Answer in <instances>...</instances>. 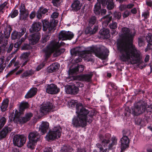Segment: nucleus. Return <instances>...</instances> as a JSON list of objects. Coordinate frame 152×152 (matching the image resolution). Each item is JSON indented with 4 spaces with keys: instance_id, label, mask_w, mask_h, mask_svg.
<instances>
[{
    "instance_id": "nucleus-41",
    "label": "nucleus",
    "mask_w": 152,
    "mask_h": 152,
    "mask_svg": "<svg viewBox=\"0 0 152 152\" xmlns=\"http://www.w3.org/2000/svg\"><path fill=\"white\" fill-rule=\"evenodd\" d=\"M4 57H3L0 58V73L3 72L6 67L5 64L4 63Z\"/></svg>"
},
{
    "instance_id": "nucleus-11",
    "label": "nucleus",
    "mask_w": 152,
    "mask_h": 152,
    "mask_svg": "<svg viewBox=\"0 0 152 152\" xmlns=\"http://www.w3.org/2000/svg\"><path fill=\"white\" fill-rule=\"evenodd\" d=\"M13 141L15 146L21 147L25 143L26 138L23 135L17 134L14 136Z\"/></svg>"
},
{
    "instance_id": "nucleus-12",
    "label": "nucleus",
    "mask_w": 152,
    "mask_h": 152,
    "mask_svg": "<svg viewBox=\"0 0 152 152\" xmlns=\"http://www.w3.org/2000/svg\"><path fill=\"white\" fill-rule=\"evenodd\" d=\"M46 92L48 94L53 95L58 94L60 91V89L58 88L55 84H47L46 88Z\"/></svg>"
},
{
    "instance_id": "nucleus-63",
    "label": "nucleus",
    "mask_w": 152,
    "mask_h": 152,
    "mask_svg": "<svg viewBox=\"0 0 152 152\" xmlns=\"http://www.w3.org/2000/svg\"><path fill=\"white\" fill-rule=\"evenodd\" d=\"M119 8L120 10L122 11L125 10L127 8V7L126 4H122L120 5Z\"/></svg>"
},
{
    "instance_id": "nucleus-37",
    "label": "nucleus",
    "mask_w": 152,
    "mask_h": 152,
    "mask_svg": "<svg viewBox=\"0 0 152 152\" xmlns=\"http://www.w3.org/2000/svg\"><path fill=\"white\" fill-rule=\"evenodd\" d=\"M28 16V11L19 13V19L20 20L24 21L27 20Z\"/></svg>"
},
{
    "instance_id": "nucleus-35",
    "label": "nucleus",
    "mask_w": 152,
    "mask_h": 152,
    "mask_svg": "<svg viewBox=\"0 0 152 152\" xmlns=\"http://www.w3.org/2000/svg\"><path fill=\"white\" fill-rule=\"evenodd\" d=\"M99 33L104 39H108L110 37V30L108 29H103L100 31Z\"/></svg>"
},
{
    "instance_id": "nucleus-52",
    "label": "nucleus",
    "mask_w": 152,
    "mask_h": 152,
    "mask_svg": "<svg viewBox=\"0 0 152 152\" xmlns=\"http://www.w3.org/2000/svg\"><path fill=\"white\" fill-rule=\"evenodd\" d=\"M138 45L139 47L144 46L145 44L144 39L142 37H139L138 38Z\"/></svg>"
},
{
    "instance_id": "nucleus-43",
    "label": "nucleus",
    "mask_w": 152,
    "mask_h": 152,
    "mask_svg": "<svg viewBox=\"0 0 152 152\" xmlns=\"http://www.w3.org/2000/svg\"><path fill=\"white\" fill-rule=\"evenodd\" d=\"M19 35L18 32L16 31H14L11 34V39L12 40L16 39H19L21 37H20Z\"/></svg>"
},
{
    "instance_id": "nucleus-27",
    "label": "nucleus",
    "mask_w": 152,
    "mask_h": 152,
    "mask_svg": "<svg viewBox=\"0 0 152 152\" xmlns=\"http://www.w3.org/2000/svg\"><path fill=\"white\" fill-rule=\"evenodd\" d=\"M93 75V72H91L88 74H83L80 75L79 77L80 80L81 81L89 82L91 81Z\"/></svg>"
},
{
    "instance_id": "nucleus-23",
    "label": "nucleus",
    "mask_w": 152,
    "mask_h": 152,
    "mask_svg": "<svg viewBox=\"0 0 152 152\" xmlns=\"http://www.w3.org/2000/svg\"><path fill=\"white\" fill-rule=\"evenodd\" d=\"M48 12V10L43 7H40L37 12V17L38 19H40L45 15V14Z\"/></svg>"
},
{
    "instance_id": "nucleus-53",
    "label": "nucleus",
    "mask_w": 152,
    "mask_h": 152,
    "mask_svg": "<svg viewBox=\"0 0 152 152\" xmlns=\"http://www.w3.org/2000/svg\"><path fill=\"white\" fill-rule=\"evenodd\" d=\"M77 100H71L68 103V105L69 107H71L73 108L75 107V106L76 107V105L77 104H79V103H77Z\"/></svg>"
},
{
    "instance_id": "nucleus-19",
    "label": "nucleus",
    "mask_w": 152,
    "mask_h": 152,
    "mask_svg": "<svg viewBox=\"0 0 152 152\" xmlns=\"http://www.w3.org/2000/svg\"><path fill=\"white\" fill-rule=\"evenodd\" d=\"M23 113L22 111H20V109H19V111L16 110L15 111L14 116L13 115L14 113L11 115H12V117L10 119L11 122L13 121L15 123L18 124L20 118V116L21 115L23 114Z\"/></svg>"
},
{
    "instance_id": "nucleus-62",
    "label": "nucleus",
    "mask_w": 152,
    "mask_h": 152,
    "mask_svg": "<svg viewBox=\"0 0 152 152\" xmlns=\"http://www.w3.org/2000/svg\"><path fill=\"white\" fill-rule=\"evenodd\" d=\"M59 15V13L58 12H54L53 13L52 15H51V17L53 19H54V18H57Z\"/></svg>"
},
{
    "instance_id": "nucleus-36",
    "label": "nucleus",
    "mask_w": 152,
    "mask_h": 152,
    "mask_svg": "<svg viewBox=\"0 0 152 152\" xmlns=\"http://www.w3.org/2000/svg\"><path fill=\"white\" fill-rule=\"evenodd\" d=\"M102 3L98 1L94 6V13L97 15H99L101 12Z\"/></svg>"
},
{
    "instance_id": "nucleus-64",
    "label": "nucleus",
    "mask_w": 152,
    "mask_h": 152,
    "mask_svg": "<svg viewBox=\"0 0 152 152\" xmlns=\"http://www.w3.org/2000/svg\"><path fill=\"white\" fill-rule=\"evenodd\" d=\"M53 151V149L51 147H47L44 149L43 152H52Z\"/></svg>"
},
{
    "instance_id": "nucleus-40",
    "label": "nucleus",
    "mask_w": 152,
    "mask_h": 152,
    "mask_svg": "<svg viewBox=\"0 0 152 152\" xmlns=\"http://www.w3.org/2000/svg\"><path fill=\"white\" fill-rule=\"evenodd\" d=\"M145 39L148 43L146 48H149L152 46V35L151 34H148L146 36Z\"/></svg>"
},
{
    "instance_id": "nucleus-1",
    "label": "nucleus",
    "mask_w": 152,
    "mask_h": 152,
    "mask_svg": "<svg viewBox=\"0 0 152 152\" xmlns=\"http://www.w3.org/2000/svg\"><path fill=\"white\" fill-rule=\"evenodd\" d=\"M76 113L77 115L74 116L72 121L73 126L76 128H84L86 126L87 123H91L94 119V113L90 112L81 103L77 104Z\"/></svg>"
},
{
    "instance_id": "nucleus-61",
    "label": "nucleus",
    "mask_w": 152,
    "mask_h": 152,
    "mask_svg": "<svg viewBox=\"0 0 152 152\" xmlns=\"http://www.w3.org/2000/svg\"><path fill=\"white\" fill-rule=\"evenodd\" d=\"M111 29H115L117 28V24L116 22H113L109 25Z\"/></svg>"
},
{
    "instance_id": "nucleus-4",
    "label": "nucleus",
    "mask_w": 152,
    "mask_h": 152,
    "mask_svg": "<svg viewBox=\"0 0 152 152\" xmlns=\"http://www.w3.org/2000/svg\"><path fill=\"white\" fill-rule=\"evenodd\" d=\"M152 111V106L148 105L147 103L143 100H140L134 104L131 110L126 107L124 113L125 116H128L131 113L134 116H138L141 114L150 115Z\"/></svg>"
},
{
    "instance_id": "nucleus-18",
    "label": "nucleus",
    "mask_w": 152,
    "mask_h": 152,
    "mask_svg": "<svg viewBox=\"0 0 152 152\" xmlns=\"http://www.w3.org/2000/svg\"><path fill=\"white\" fill-rule=\"evenodd\" d=\"M84 66L83 65H78L74 68L70 69L68 71L69 75L77 74L83 72L84 70Z\"/></svg>"
},
{
    "instance_id": "nucleus-6",
    "label": "nucleus",
    "mask_w": 152,
    "mask_h": 152,
    "mask_svg": "<svg viewBox=\"0 0 152 152\" xmlns=\"http://www.w3.org/2000/svg\"><path fill=\"white\" fill-rule=\"evenodd\" d=\"M58 21L55 19H52L50 22L44 19L42 20L43 26V30L46 31L48 30V34L42 36L38 47L40 48H44L47 44V41L49 39L51 33L53 32L55 30V27L57 25Z\"/></svg>"
},
{
    "instance_id": "nucleus-22",
    "label": "nucleus",
    "mask_w": 152,
    "mask_h": 152,
    "mask_svg": "<svg viewBox=\"0 0 152 152\" xmlns=\"http://www.w3.org/2000/svg\"><path fill=\"white\" fill-rule=\"evenodd\" d=\"M79 90L78 87L74 85H70L66 88V92L69 94H76L78 93Z\"/></svg>"
},
{
    "instance_id": "nucleus-39",
    "label": "nucleus",
    "mask_w": 152,
    "mask_h": 152,
    "mask_svg": "<svg viewBox=\"0 0 152 152\" xmlns=\"http://www.w3.org/2000/svg\"><path fill=\"white\" fill-rule=\"evenodd\" d=\"M29 107V104L28 102H24L21 103L19 109L20 110L22 111L23 113L25 109Z\"/></svg>"
},
{
    "instance_id": "nucleus-46",
    "label": "nucleus",
    "mask_w": 152,
    "mask_h": 152,
    "mask_svg": "<svg viewBox=\"0 0 152 152\" xmlns=\"http://www.w3.org/2000/svg\"><path fill=\"white\" fill-rule=\"evenodd\" d=\"M19 13L18 10L15 9L13 10L9 14L8 17H10L11 18H14L17 16Z\"/></svg>"
},
{
    "instance_id": "nucleus-16",
    "label": "nucleus",
    "mask_w": 152,
    "mask_h": 152,
    "mask_svg": "<svg viewBox=\"0 0 152 152\" xmlns=\"http://www.w3.org/2000/svg\"><path fill=\"white\" fill-rule=\"evenodd\" d=\"M12 131L10 126H5L0 130V140H2L7 137L9 134Z\"/></svg>"
},
{
    "instance_id": "nucleus-59",
    "label": "nucleus",
    "mask_w": 152,
    "mask_h": 152,
    "mask_svg": "<svg viewBox=\"0 0 152 152\" xmlns=\"http://www.w3.org/2000/svg\"><path fill=\"white\" fill-rule=\"evenodd\" d=\"M36 15L37 16V14L36 15V12L34 10H33L31 12L29 15V18L31 19L32 20L34 18Z\"/></svg>"
},
{
    "instance_id": "nucleus-44",
    "label": "nucleus",
    "mask_w": 152,
    "mask_h": 152,
    "mask_svg": "<svg viewBox=\"0 0 152 152\" xmlns=\"http://www.w3.org/2000/svg\"><path fill=\"white\" fill-rule=\"evenodd\" d=\"M33 74L32 71L31 70L26 71L21 75L20 77L21 78H23L28 77H30Z\"/></svg>"
},
{
    "instance_id": "nucleus-20",
    "label": "nucleus",
    "mask_w": 152,
    "mask_h": 152,
    "mask_svg": "<svg viewBox=\"0 0 152 152\" xmlns=\"http://www.w3.org/2000/svg\"><path fill=\"white\" fill-rule=\"evenodd\" d=\"M97 1H99L102 3L103 6H107L108 10H111L114 7V3L113 0H97Z\"/></svg>"
},
{
    "instance_id": "nucleus-34",
    "label": "nucleus",
    "mask_w": 152,
    "mask_h": 152,
    "mask_svg": "<svg viewBox=\"0 0 152 152\" xmlns=\"http://www.w3.org/2000/svg\"><path fill=\"white\" fill-rule=\"evenodd\" d=\"M59 64L57 63H55L51 64L48 68L49 73H52L57 71L59 67Z\"/></svg>"
},
{
    "instance_id": "nucleus-56",
    "label": "nucleus",
    "mask_w": 152,
    "mask_h": 152,
    "mask_svg": "<svg viewBox=\"0 0 152 152\" xmlns=\"http://www.w3.org/2000/svg\"><path fill=\"white\" fill-rule=\"evenodd\" d=\"M26 29L25 27H23L21 28L19 32H18L19 34L20 37H21L23 36L26 32Z\"/></svg>"
},
{
    "instance_id": "nucleus-21",
    "label": "nucleus",
    "mask_w": 152,
    "mask_h": 152,
    "mask_svg": "<svg viewBox=\"0 0 152 152\" xmlns=\"http://www.w3.org/2000/svg\"><path fill=\"white\" fill-rule=\"evenodd\" d=\"M40 137V135L37 132H30L28 136L29 140L36 142L39 140Z\"/></svg>"
},
{
    "instance_id": "nucleus-9",
    "label": "nucleus",
    "mask_w": 152,
    "mask_h": 152,
    "mask_svg": "<svg viewBox=\"0 0 152 152\" xmlns=\"http://www.w3.org/2000/svg\"><path fill=\"white\" fill-rule=\"evenodd\" d=\"M60 48H44L42 50L43 52L45 53V59H48L50 56L51 54L54 53V56H58L61 53V52L59 49Z\"/></svg>"
},
{
    "instance_id": "nucleus-57",
    "label": "nucleus",
    "mask_w": 152,
    "mask_h": 152,
    "mask_svg": "<svg viewBox=\"0 0 152 152\" xmlns=\"http://www.w3.org/2000/svg\"><path fill=\"white\" fill-rule=\"evenodd\" d=\"M113 16L115 18L119 20L121 16V13L120 12H114L113 14Z\"/></svg>"
},
{
    "instance_id": "nucleus-26",
    "label": "nucleus",
    "mask_w": 152,
    "mask_h": 152,
    "mask_svg": "<svg viewBox=\"0 0 152 152\" xmlns=\"http://www.w3.org/2000/svg\"><path fill=\"white\" fill-rule=\"evenodd\" d=\"M33 116V114L31 113L30 112L26 113L25 116L20 117L19 121V123L23 124L26 123L30 120L31 118Z\"/></svg>"
},
{
    "instance_id": "nucleus-29",
    "label": "nucleus",
    "mask_w": 152,
    "mask_h": 152,
    "mask_svg": "<svg viewBox=\"0 0 152 152\" xmlns=\"http://www.w3.org/2000/svg\"><path fill=\"white\" fill-rule=\"evenodd\" d=\"M71 7L72 10L74 12H77L81 7V5L80 1L78 0H74L71 4Z\"/></svg>"
},
{
    "instance_id": "nucleus-42",
    "label": "nucleus",
    "mask_w": 152,
    "mask_h": 152,
    "mask_svg": "<svg viewBox=\"0 0 152 152\" xmlns=\"http://www.w3.org/2000/svg\"><path fill=\"white\" fill-rule=\"evenodd\" d=\"M111 140L112 142L111 143L109 144L108 146V149H112L113 147L117 144V140L115 137H112L111 139Z\"/></svg>"
},
{
    "instance_id": "nucleus-49",
    "label": "nucleus",
    "mask_w": 152,
    "mask_h": 152,
    "mask_svg": "<svg viewBox=\"0 0 152 152\" xmlns=\"http://www.w3.org/2000/svg\"><path fill=\"white\" fill-rule=\"evenodd\" d=\"M20 13L28 11V10L26 8L25 5L23 3H21L19 6Z\"/></svg>"
},
{
    "instance_id": "nucleus-30",
    "label": "nucleus",
    "mask_w": 152,
    "mask_h": 152,
    "mask_svg": "<svg viewBox=\"0 0 152 152\" xmlns=\"http://www.w3.org/2000/svg\"><path fill=\"white\" fill-rule=\"evenodd\" d=\"M91 27L92 26H89V25H88L86 28L85 32L86 34H94L97 32L98 27L97 26L95 25L93 28H92Z\"/></svg>"
},
{
    "instance_id": "nucleus-5",
    "label": "nucleus",
    "mask_w": 152,
    "mask_h": 152,
    "mask_svg": "<svg viewBox=\"0 0 152 152\" xmlns=\"http://www.w3.org/2000/svg\"><path fill=\"white\" fill-rule=\"evenodd\" d=\"M122 33L117 41V48H135L133 44V36L130 29L127 27L122 28Z\"/></svg>"
},
{
    "instance_id": "nucleus-32",
    "label": "nucleus",
    "mask_w": 152,
    "mask_h": 152,
    "mask_svg": "<svg viewBox=\"0 0 152 152\" xmlns=\"http://www.w3.org/2000/svg\"><path fill=\"white\" fill-rule=\"evenodd\" d=\"M37 88H31L27 92L25 96L26 99L31 98L37 94Z\"/></svg>"
},
{
    "instance_id": "nucleus-2",
    "label": "nucleus",
    "mask_w": 152,
    "mask_h": 152,
    "mask_svg": "<svg viewBox=\"0 0 152 152\" xmlns=\"http://www.w3.org/2000/svg\"><path fill=\"white\" fill-rule=\"evenodd\" d=\"M76 48H72L70 50V53L72 56H79L75 59V61L76 63L81 62L82 60V57H87L88 55L91 56L92 54L102 60H105L107 57L109 53V51L107 48L105 49L102 48H90V50L82 51L77 50Z\"/></svg>"
},
{
    "instance_id": "nucleus-25",
    "label": "nucleus",
    "mask_w": 152,
    "mask_h": 152,
    "mask_svg": "<svg viewBox=\"0 0 152 152\" xmlns=\"http://www.w3.org/2000/svg\"><path fill=\"white\" fill-rule=\"evenodd\" d=\"M49 126V123L47 122H42L40 125L39 129L42 134H44L47 132Z\"/></svg>"
},
{
    "instance_id": "nucleus-8",
    "label": "nucleus",
    "mask_w": 152,
    "mask_h": 152,
    "mask_svg": "<svg viewBox=\"0 0 152 152\" xmlns=\"http://www.w3.org/2000/svg\"><path fill=\"white\" fill-rule=\"evenodd\" d=\"M12 29L10 25L7 26L4 31V36L1 33H0V48H6V46L8 44L7 39L10 37Z\"/></svg>"
},
{
    "instance_id": "nucleus-15",
    "label": "nucleus",
    "mask_w": 152,
    "mask_h": 152,
    "mask_svg": "<svg viewBox=\"0 0 152 152\" xmlns=\"http://www.w3.org/2000/svg\"><path fill=\"white\" fill-rule=\"evenodd\" d=\"M53 108L52 103L49 102H47L42 105L40 109L41 112L43 115H46L51 112Z\"/></svg>"
},
{
    "instance_id": "nucleus-10",
    "label": "nucleus",
    "mask_w": 152,
    "mask_h": 152,
    "mask_svg": "<svg viewBox=\"0 0 152 152\" xmlns=\"http://www.w3.org/2000/svg\"><path fill=\"white\" fill-rule=\"evenodd\" d=\"M25 39L28 38L29 41V45H34L36 44L39 41L40 38L41 36L39 33H32L28 35L26 32L25 35Z\"/></svg>"
},
{
    "instance_id": "nucleus-54",
    "label": "nucleus",
    "mask_w": 152,
    "mask_h": 152,
    "mask_svg": "<svg viewBox=\"0 0 152 152\" xmlns=\"http://www.w3.org/2000/svg\"><path fill=\"white\" fill-rule=\"evenodd\" d=\"M51 2L53 5L56 7L60 6L61 2V0H51Z\"/></svg>"
},
{
    "instance_id": "nucleus-3",
    "label": "nucleus",
    "mask_w": 152,
    "mask_h": 152,
    "mask_svg": "<svg viewBox=\"0 0 152 152\" xmlns=\"http://www.w3.org/2000/svg\"><path fill=\"white\" fill-rule=\"evenodd\" d=\"M137 48H117L120 52V59L124 62L129 61L134 64L141 63L142 56L140 51Z\"/></svg>"
},
{
    "instance_id": "nucleus-31",
    "label": "nucleus",
    "mask_w": 152,
    "mask_h": 152,
    "mask_svg": "<svg viewBox=\"0 0 152 152\" xmlns=\"http://www.w3.org/2000/svg\"><path fill=\"white\" fill-rule=\"evenodd\" d=\"M121 147L123 149L129 147V140L128 137L123 136L121 139Z\"/></svg>"
},
{
    "instance_id": "nucleus-51",
    "label": "nucleus",
    "mask_w": 152,
    "mask_h": 152,
    "mask_svg": "<svg viewBox=\"0 0 152 152\" xmlns=\"http://www.w3.org/2000/svg\"><path fill=\"white\" fill-rule=\"evenodd\" d=\"M62 152H70L71 151V147L69 145L64 146L61 148Z\"/></svg>"
},
{
    "instance_id": "nucleus-13",
    "label": "nucleus",
    "mask_w": 152,
    "mask_h": 152,
    "mask_svg": "<svg viewBox=\"0 0 152 152\" xmlns=\"http://www.w3.org/2000/svg\"><path fill=\"white\" fill-rule=\"evenodd\" d=\"M74 36L73 33L70 31H61L59 33L58 39L59 40H70Z\"/></svg>"
},
{
    "instance_id": "nucleus-48",
    "label": "nucleus",
    "mask_w": 152,
    "mask_h": 152,
    "mask_svg": "<svg viewBox=\"0 0 152 152\" xmlns=\"http://www.w3.org/2000/svg\"><path fill=\"white\" fill-rule=\"evenodd\" d=\"M30 54V52H28L24 53L22 54L20 58L24 61L25 60H29L28 57Z\"/></svg>"
},
{
    "instance_id": "nucleus-7",
    "label": "nucleus",
    "mask_w": 152,
    "mask_h": 152,
    "mask_svg": "<svg viewBox=\"0 0 152 152\" xmlns=\"http://www.w3.org/2000/svg\"><path fill=\"white\" fill-rule=\"evenodd\" d=\"M61 134V129L60 126L54 127L52 130H50L46 136L49 142L60 138Z\"/></svg>"
},
{
    "instance_id": "nucleus-45",
    "label": "nucleus",
    "mask_w": 152,
    "mask_h": 152,
    "mask_svg": "<svg viewBox=\"0 0 152 152\" xmlns=\"http://www.w3.org/2000/svg\"><path fill=\"white\" fill-rule=\"evenodd\" d=\"M96 146L97 147L98 150H99V152H108V151L110 150L108 149L105 148L103 149L102 145L100 143H98L96 144Z\"/></svg>"
},
{
    "instance_id": "nucleus-47",
    "label": "nucleus",
    "mask_w": 152,
    "mask_h": 152,
    "mask_svg": "<svg viewBox=\"0 0 152 152\" xmlns=\"http://www.w3.org/2000/svg\"><path fill=\"white\" fill-rule=\"evenodd\" d=\"M36 143V142L33 141L31 142V140H29L27 145V147L30 149H33L35 148Z\"/></svg>"
},
{
    "instance_id": "nucleus-58",
    "label": "nucleus",
    "mask_w": 152,
    "mask_h": 152,
    "mask_svg": "<svg viewBox=\"0 0 152 152\" xmlns=\"http://www.w3.org/2000/svg\"><path fill=\"white\" fill-rule=\"evenodd\" d=\"M17 58V57L16 56L14 58H13L10 61L9 64L7 66V68H10L12 66L13 64H14Z\"/></svg>"
},
{
    "instance_id": "nucleus-14",
    "label": "nucleus",
    "mask_w": 152,
    "mask_h": 152,
    "mask_svg": "<svg viewBox=\"0 0 152 152\" xmlns=\"http://www.w3.org/2000/svg\"><path fill=\"white\" fill-rule=\"evenodd\" d=\"M141 114H142V116L141 118L138 117L135 119V124L141 126H145L148 123V120L149 118V117L145 114H141Z\"/></svg>"
},
{
    "instance_id": "nucleus-17",
    "label": "nucleus",
    "mask_w": 152,
    "mask_h": 152,
    "mask_svg": "<svg viewBox=\"0 0 152 152\" xmlns=\"http://www.w3.org/2000/svg\"><path fill=\"white\" fill-rule=\"evenodd\" d=\"M111 137V135L109 133L106 134L104 136L102 134H99V138L101 141L102 145L104 147H105L109 143Z\"/></svg>"
},
{
    "instance_id": "nucleus-50",
    "label": "nucleus",
    "mask_w": 152,
    "mask_h": 152,
    "mask_svg": "<svg viewBox=\"0 0 152 152\" xmlns=\"http://www.w3.org/2000/svg\"><path fill=\"white\" fill-rule=\"evenodd\" d=\"M6 119L4 117H2L0 118V130L3 128L6 124Z\"/></svg>"
},
{
    "instance_id": "nucleus-28",
    "label": "nucleus",
    "mask_w": 152,
    "mask_h": 152,
    "mask_svg": "<svg viewBox=\"0 0 152 152\" xmlns=\"http://www.w3.org/2000/svg\"><path fill=\"white\" fill-rule=\"evenodd\" d=\"M42 27V24L39 22H34L31 26V28L30 29V32H38L41 29Z\"/></svg>"
},
{
    "instance_id": "nucleus-24",
    "label": "nucleus",
    "mask_w": 152,
    "mask_h": 152,
    "mask_svg": "<svg viewBox=\"0 0 152 152\" xmlns=\"http://www.w3.org/2000/svg\"><path fill=\"white\" fill-rule=\"evenodd\" d=\"M65 44L64 42H57L55 40H52L49 44H48L45 48H60L61 46H64Z\"/></svg>"
},
{
    "instance_id": "nucleus-38",
    "label": "nucleus",
    "mask_w": 152,
    "mask_h": 152,
    "mask_svg": "<svg viewBox=\"0 0 152 152\" xmlns=\"http://www.w3.org/2000/svg\"><path fill=\"white\" fill-rule=\"evenodd\" d=\"M97 20L96 17L95 16H92L88 20V25L93 26L96 23Z\"/></svg>"
},
{
    "instance_id": "nucleus-33",
    "label": "nucleus",
    "mask_w": 152,
    "mask_h": 152,
    "mask_svg": "<svg viewBox=\"0 0 152 152\" xmlns=\"http://www.w3.org/2000/svg\"><path fill=\"white\" fill-rule=\"evenodd\" d=\"M9 105V100L7 99H4L0 105L1 110L2 112H4L7 110Z\"/></svg>"
},
{
    "instance_id": "nucleus-55",
    "label": "nucleus",
    "mask_w": 152,
    "mask_h": 152,
    "mask_svg": "<svg viewBox=\"0 0 152 152\" xmlns=\"http://www.w3.org/2000/svg\"><path fill=\"white\" fill-rule=\"evenodd\" d=\"M103 18L105 19V21L107 24H108L112 19V17L110 16V15H107L104 17Z\"/></svg>"
},
{
    "instance_id": "nucleus-60",
    "label": "nucleus",
    "mask_w": 152,
    "mask_h": 152,
    "mask_svg": "<svg viewBox=\"0 0 152 152\" xmlns=\"http://www.w3.org/2000/svg\"><path fill=\"white\" fill-rule=\"evenodd\" d=\"M130 131L128 130H124L123 131V136L128 137L130 134Z\"/></svg>"
}]
</instances>
